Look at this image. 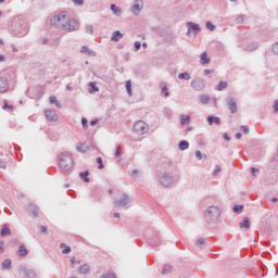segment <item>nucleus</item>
Returning a JSON list of instances; mask_svg holds the SVG:
<instances>
[{"label":"nucleus","mask_w":278,"mask_h":278,"mask_svg":"<svg viewBox=\"0 0 278 278\" xmlns=\"http://www.w3.org/2000/svg\"><path fill=\"white\" fill-rule=\"evenodd\" d=\"M115 157H121V147H116V151L114 153Z\"/></svg>","instance_id":"864d4df0"},{"label":"nucleus","mask_w":278,"mask_h":278,"mask_svg":"<svg viewBox=\"0 0 278 278\" xmlns=\"http://www.w3.org/2000/svg\"><path fill=\"white\" fill-rule=\"evenodd\" d=\"M0 236H2V237L12 236V230H10V229L8 228V225H3V226H2V229H1V231H0Z\"/></svg>","instance_id":"393cba45"},{"label":"nucleus","mask_w":278,"mask_h":278,"mask_svg":"<svg viewBox=\"0 0 278 278\" xmlns=\"http://www.w3.org/2000/svg\"><path fill=\"white\" fill-rule=\"evenodd\" d=\"M195 244H197V247H203V244H205V239L204 238L198 239Z\"/></svg>","instance_id":"c03bdc74"},{"label":"nucleus","mask_w":278,"mask_h":278,"mask_svg":"<svg viewBox=\"0 0 278 278\" xmlns=\"http://www.w3.org/2000/svg\"><path fill=\"white\" fill-rule=\"evenodd\" d=\"M24 277L25 278H36V271L31 268L24 269Z\"/></svg>","instance_id":"412c9836"},{"label":"nucleus","mask_w":278,"mask_h":278,"mask_svg":"<svg viewBox=\"0 0 278 278\" xmlns=\"http://www.w3.org/2000/svg\"><path fill=\"white\" fill-rule=\"evenodd\" d=\"M28 212H30V214H33V216H35V218H38V216H40V208H38V206H36V204L30 203L28 204Z\"/></svg>","instance_id":"2eb2a0df"},{"label":"nucleus","mask_w":278,"mask_h":278,"mask_svg":"<svg viewBox=\"0 0 278 278\" xmlns=\"http://www.w3.org/2000/svg\"><path fill=\"white\" fill-rule=\"evenodd\" d=\"M207 123H208V125H220V117L210 115V116H207Z\"/></svg>","instance_id":"f3484780"},{"label":"nucleus","mask_w":278,"mask_h":278,"mask_svg":"<svg viewBox=\"0 0 278 278\" xmlns=\"http://www.w3.org/2000/svg\"><path fill=\"white\" fill-rule=\"evenodd\" d=\"M78 153H88V151H94V146H86V143H78L76 146Z\"/></svg>","instance_id":"ddd939ff"},{"label":"nucleus","mask_w":278,"mask_h":278,"mask_svg":"<svg viewBox=\"0 0 278 278\" xmlns=\"http://www.w3.org/2000/svg\"><path fill=\"white\" fill-rule=\"evenodd\" d=\"M204 218L208 225L216 223L220 218V208L218 206H208L204 212Z\"/></svg>","instance_id":"f03ea898"},{"label":"nucleus","mask_w":278,"mask_h":278,"mask_svg":"<svg viewBox=\"0 0 278 278\" xmlns=\"http://www.w3.org/2000/svg\"><path fill=\"white\" fill-rule=\"evenodd\" d=\"M2 108H3V110H12V105L8 104V100L3 101V106Z\"/></svg>","instance_id":"09e8293b"},{"label":"nucleus","mask_w":278,"mask_h":278,"mask_svg":"<svg viewBox=\"0 0 278 278\" xmlns=\"http://www.w3.org/2000/svg\"><path fill=\"white\" fill-rule=\"evenodd\" d=\"M89 51V49H88V47H86V46H83L81 48H80V53H87Z\"/></svg>","instance_id":"4d7b16f0"},{"label":"nucleus","mask_w":278,"mask_h":278,"mask_svg":"<svg viewBox=\"0 0 278 278\" xmlns=\"http://www.w3.org/2000/svg\"><path fill=\"white\" fill-rule=\"evenodd\" d=\"M243 134H249V126H241Z\"/></svg>","instance_id":"680f3d73"},{"label":"nucleus","mask_w":278,"mask_h":278,"mask_svg":"<svg viewBox=\"0 0 278 278\" xmlns=\"http://www.w3.org/2000/svg\"><path fill=\"white\" fill-rule=\"evenodd\" d=\"M178 79H185V81H190V73L185 72L178 74Z\"/></svg>","instance_id":"c756f323"},{"label":"nucleus","mask_w":278,"mask_h":278,"mask_svg":"<svg viewBox=\"0 0 278 278\" xmlns=\"http://www.w3.org/2000/svg\"><path fill=\"white\" fill-rule=\"evenodd\" d=\"M0 168H5V163L3 160L0 159Z\"/></svg>","instance_id":"774afa93"},{"label":"nucleus","mask_w":278,"mask_h":278,"mask_svg":"<svg viewBox=\"0 0 278 278\" xmlns=\"http://www.w3.org/2000/svg\"><path fill=\"white\" fill-rule=\"evenodd\" d=\"M222 168L219 165L215 166V169L213 172L214 175H218V173H220Z\"/></svg>","instance_id":"6e6d98bb"},{"label":"nucleus","mask_w":278,"mask_h":278,"mask_svg":"<svg viewBox=\"0 0 278 278\" xmlns=\"http://www.w3.org/2000/svg\"><path fill=\"white\" fill-rule=\"evenodd\" d=\"M271 52H273L275 55H278V42H275V43L271 46Z\"/></svg>","instance_id":"ea45409f"},{"label":"nucleus","mask_w":278,"mask_h":278,"mask_svg":"<svg viewBox=\"0 0 278 278\" xmlns=\"http://www.w3.org/2000/svg\"><path fill=\"white\" fill-rule=\"evenodd\" d=\"M191 88L197 92H201L205 89V80L202 78H195L191 81Z\"/></svg>","instance_id":"1a4fd4ad"},{"label":"nucleus","mask_w":278,"mask_h":278,"mask_svg":"<svg viewBox=\"0 0 278 278\" xmlns=\"http://www.w3.org/2000/svg\"><path fill=\"white\" fill-rule=\"evenodd\" d=\"M187 26H188L187 35L188 36H193V38L197 37V34L199 31H201V26H199V24H194V22H188Z\"/></svg>","instance_id":"9d476101"},{"label":"nucleus","mask_w":278,"mask_h":278,"mask_svg":"<svg viewBox=\"0 0 278 278\" xmlns=\"http://www.w3.org/2000/svg\"><path fill=\"white\" fill-rule=\"evenodd\" d=\"M49 43V38L43 37L41 38V45H48Z\"/></svg>","instance_id":"e2e57ef3"},{"label":"nucleus","mask_w":278,"mask_h":278,"mask_svg":"<svg viewBox=\"0 0 278 278\" xmlns=\"http://www.w3.org/2000/svg\"><path fill=\"white\" fill-rule=\"evenodd\" d=\"M11 49H12V52H13V53H18V48H16L15 45H12V46H11Z\"/></svg>","instance_id":"0e129e2a"},{"label":"nucleus","mask_w":278,"mask_h":278,"mask_svg":"<svg viewBox=\"0 0 278 278\" xmlns=\"http://www.w3.org/2000/svg\"><path fill=\"white\" fill-rule=\"evenodd\" d=\"M60 248H61V249H64V250L62 251V253H63L64 255H68V253H71V247H67L66 244L61 243V244H60Z\"/></svg>","instance_id":"473e14b6"},{"label":"nucleus","mask_w":278,"mask_h":278,"mask_svg":"<svg viewBox=\"0 0 278 278\" xmlns=\"http://www.w3.org/2000/svg\"><path fill=\"white\" fill-rule=\"evenodd\" d=\"M2 268H4L5 270H10V268H12V260L7 258L5 261H3Z\"/></svg>","instance_id":"bb28decb"},{"label":"nucleus","mask_w":278,"mask_h":278,"mask_svg":"<svg viewBox=\"0 0 278 278\" xmlns=\"http://www.w3.org/2000/svg\"><path fill=\"white\" fill-rule=\"evenodd\" d=\"M227 88V81H219L217 85V90L223 91Z\"/></svg>","instance_id":"f704fd0d"},{"label":"nucleus","mask_w":278,"mask_h":278,"mask_svg":"<svg viewBox=\"0 0 278 278\" xmlns=\"http://www.w3.org/2000/svg\"><path fill=\"white\" fill-rule=\"evenodd\" d=\"M88 273H90V265L84 264L79 267L80 275H88Z\"/></svg>","instance_id":"5701e85b"},{"label":"nucleus","mask_w":278,"mask_h":278,"mask_svg":"<svg viewBox=\"0 0 278 278\" xmlns=\"http://www.w3.org/2000/svg\"><path fill=\"white\" fill-rule=\"evenodd\" d=\"M4 251H5L4 242L1 241V242H0V253H4Z\"/></svg>","instance_id":"bf43d9fd"},{"label":"nucleus","mask_w":278,"mask_h":278,"mask_svg":"<svg viewBox=\"0 0 278 278\" xmlns=\"http://www.w3.org/2000/svg\"><path fill=\"white\" fill-rule=\"evenodd\" d=\"M49 102L51 105H55V108H62V104L58 101V97L55 96L50 97Z\"/></svg>","instance_id":"b1692460"},{"label":"nucleus","mask_w":278,"mask_h":278,"mask_svg":"<svg viewBox=\"0 0 278 278\" xmlns=\"http://www.w3.org/2000/svg\"><path fill=\"white\" fill-rule=\"evenodd\" d=\"M40 233H47V226L40 227Z\"/></svg>","instance_id":"338daca9"},{"label":"nucleus","mask_w":278,"mask_h":278,"mask_svg":"<svg viewBox=\"0 0 278 278\" xmlns=\"http://www.w3.org/2000/svg\"><path fill=\"white\" fill-rule=\"evenodd\" d=\"M9 89H10V81L8 80V78L1 76L0 77V92H8Z\"/></svg>","instance_id":"4468645a"},{"label":"nucleus","mask_w":278,"mask_h":278,"mask_svg":"<svg viewBox=\"0 0 278 278\" xmlns=\"http://www.w3.org/2000/svg\"><path fill=\"white\" fill-rule=\"evenodd\" d=\"M141 10H144V2L142 0H135L130 8V11L134 14V16H140Z\"/></svg>","instance_id":"6e6552de"},{"label":"nucleus","mask_w":278,"mask_h":278,"mask_svg":"<svg viewBox=\"0 0 278 278\" xmlns=\"http://www.w3.org/2000/svg\"><path fill=\"white\" fill-rule=\"evenodd\" d=\"M101 278H116L114 274H104Z\"/></svg>","instance_id":"5fc2aeb1"},{"label":"nucleus","mask_w":278,"mask_h":278,"mask_svg":"<svg viewBox=\"0 0 278 278\" xmlns=\"http://www.w3.org/2000/svg\"><path fill=\"white\" fill-rule=\"evenodd\" d=\"M178 149L179 151H188V149H190V143L188 142V140H181L178 143Z\"/></svg>","instance_id":"aec40b11"},{"label":"nucleus","mask_w":278,"mask_h":278,"mask_svg":"<svg viewBox=\"0 0 278 278\" xmlns=\"http://www.w3.org/2000/svg\"><path fill=\"white\" fill-rule=\"evenodd\" d=\"M223 138H224V140H227V142H229V140H231V137H229V134H227V132H225L223 135Z\"/></svg>","instance_id":"052dcab7"},{"label":"nucleus","mask_w":278,"mask_h":278,"mask_svg":"<svg viewBox=\"0 0 278 278\" xmlns=\"http://www.w3.org/2000/svg\"><path fill=\"white\" fill-rule=\"evenodd\" d=\"M134 131L138 136H144V134H149V125L143 121H138L134 124Z\"/></svg>","instance_id":"423d86ee"},{"label":"nucleus","mask_w":278,"mask_h":278,"mask_svg":"<svg viewBox=\"0 0 278 278\" xmlns=\"http://www.w3.org/2000/svg\"><path fill=\"white\" fill-rule=\"evenodd\" d=\"M206 27L210 29V31H214V29H216V26L212 24V22H206Z\"/></svg>","instance_id":"a18cd8bd"},{"label":"nucleus","mask_w":278,"mask_h":278,"mask_svg":"<svg viewBox=\"0 0 278 278\" xmlns=\"http://www.w3.org/2000/svg\"><path fill=\"white\" fill-rule=\"evenodd\" d=\"M141 47H142V43H140V41H136V42H135V49H136V51H140Z\"/></svg>","instance_id":"3c124183"},{"label":"nucleus","mask_w":278,"mask_h":278,"mask_svg":"<svg viewBox=\"0 0 278 278\" xmlns=\"http://www.w3.org/2000/svg\"><path fill=\"white\" fill-rule=\"evenodd\" d=\"M274 113L277 114L278 113V100L274 101Z\"/></svg>","instance_id":"603ef678"},{"label":"nucleus","mask_w":278,"mask_h":278,"mask_svg":"<svg viewBox=\"0 0 278 278\" xmlns=\"http://www.w3.org/2000/svg\"><path fill=\"white\" fill-rule=\"evenodd\" d=\"M76 5H84V0H73Z\"/></svg>","instance_id":"69168bd1"},{"label":"nucleus","mask_w":278,"mask_h":278,"mask_svg":"<svg viewBox=\"0 0 278 278\" xmlns=\"http://www.w3.org/2000/svg\"><path fill=\"white\" fill-rule=\"evenodd\" d=\"M59 166L65 173L71 170L73 168V156L68 153H61L59 155Z\"/></svg>","instance_id":"7ed1b4c3"},{"label":"nucleus","mask_w":278,"mask_h":278,"mask_svg":"<svg viewBox=\"0 0 278 278\" xmlns=\"http://www.w3.org/2000/svg\"><path fill=\"white\" fill-rule=\"evenodd\" d=\"M88 175H90V172L85 170L79 174V176L84 179L85 184L90 182V178H88Z\"/></svg>","instance_id":"cd10ccee"},{"label":"nucleus","mask_w":278,"mask_h":278,"mask_svg":"<svg viewBox=\"0 0 278 278\" xmlns=\"http://www.w3.org/2000/svg\"><path fill=\"white\" fill-rule=\"evenodd\" d=\"M50 25L56 29H63V31H77L79 29V22L75 18L68 17L65 12H61L58 15L50 17Z\"/></svg>","instance_id":"f257e3e1"},{"label":"nucleus","mask_w":278,"mask_h":278,"mask_svg":"<svg viewBox=\"0 0 278 278\" xmlns=\"http://www.w3.org/2000/svg\"><path fill=\"white\" fill-rule=\"evenodd\" d=\"M257 47H258L257 42H254L251 46H247L245 51H255V49H257Z\"/></svg>","instance_id":"e433bc0d"},{"label":"nucleus","mask_w":278,"mask_h":278,"mask_svg":"<svg viewBox=\"0 0 278 278\" xmlns=\"http://www.w3.org/2000/svg\"><path fill=\"white\" fill-rule=\"evenodd\" d=\"M173 271V267L170 265H165L162 270V275H168V273Z\"/></svg>","instance_id":"72a5a7b5"},{"label":"nucleus","mask_w":278,"mask_h":278,"mask_svg":"<svg viewBox=\"0 0 278 278\" xmlns=\"http://www.w3.org/2000/svg\"><path fill=\"white\" fill-rule=\"evenodd\" d=\"M129 203H131V198H129L127 193H124L119 199L113 201V205H115V207L127 208V205H129Z\"/></svg>","instance_id":"0eeeda50"},{"label":"nucleus","mask_w":278,"mask_h":278,"mask_svg":"<svg viewBox=\"0 0 278 278\" xmlns=\"http://www.w3.org/2000/svg\"><path fill=\"white\" fill-rule=\"evenodd\" d=\"M86 33L87 34H94V27L92 25H88L86 27Z\"/></svg>","instance_id":"49530a36"},{"label":"nucleus","mask_w":278,"mask_h":278,"mask_svg":"<svg viewBox=\"0 0 278 278\" xmlns=\"http://www.w3.org/2000/svg\"><path fill=\"white\" fill-rule=\"evenodd\" d=\"M188 122H190V116L180 115V125H186Z\"/></svg>","instance_id":"4c0bfd02"},{"label":"nucleus","mask_w":278,"mask_h":278,"mask_svg":"<svg viewBox=\"0 0 278 278\" xmlns=\"http://www.w3.org/2000/svg\"><path fill=\"white\" fill-rule=\"evenodd\" d=\"M81 126L84 129H88V119L86 117L81 118Z\"/></svg>","instance_id":"79ce46f5"},{"label":"nucleus","mask_w":278,"mask_h":278,"mask_svg":"<svg viewBox=\"0 0 278 278\" xmlns=\"http://www.w3.org/2000/svg\"><path fill=\"white\" fill-rule=\"evenodd\" d=\"M162 92H164L165 97H170V92H168V87H166V85L162 87Z\"/></svg>","instance_id":"37998d69"},{"label":"nucleus","mask_w":278,"mask_h":278,"mask_svg":"<svg viewBox=\"0 0 278 278\" xmlns=\"http://www.w3.org/2000/svg\"><path fill=\"white\" fill-rule=\"evenodd\" d=\"M89 92L92 93V92H99V87H97V83L94 81H91L89 83Z\"/></svg>","instance_id":"7c9ffc66"},{"label":"nucleus","mask_w":278,"mask_h":278,"mask_svg":"<svg viewBox=\"0 0 278 278\" xmlns=\"http://www.w3.org/2000/svg\"><path fill=\"white\" fill-rule=\"evenodd\" d=\"M125 35L121 33V30H115L111 37L112 42H118L119 40H123Z\"/></svg>","instance_id":"dca6fc26"},{"label":"nucleus","mask_w":278,"mask_h":278,"mask_svg":"<svg viewBox=\"0 0 278 278\" xmlns=\"http://www.w3.org/2000/svg\"><path fill=\"white\" fill-rule=\"evenodd\" d=\"M195 157H197V160H203V154L201 153L200 150L195 151Z\"/></svg>","instance_id":"8fccbe9b"},{"label":"nucleus","mask_w":278,"mask_h":278,"mask_svg":"<svg viewBox=\"0 0 278 278\" xmlns=\"http://www.w3.org/2000/svg\"><path fill=\"white\" fill-rule=\"evenodd\" d=\"M226 103L228 109L231 111V114H236V112H238V103L236 102V99L228 97Z\"/></svg>","instance_id":"f8f14e48"},{"label":"nucleus","mask_w":278,"mask_h":278,"mask_svg":"<svg viewBox=\"0 0 278 278\" xmlns=\"http://www.w3.org/2000/svg\"><path fill=\"white\" fill-rule=\"evenodd\" d=\"M200 101L203 105H207V103H210V96L207 94L200 96Z\"/></svg>","instance_id":"2f4dec72"},{"label":"nucleus","mask_w":278,"mask_h":278,"mask_svg":"<svg viewBox=\"0 0 278 278\" xmlns=\"http://www.w3.org/2000/svg\"><path fill=\"white\" fill-rule=\"evenodd\" d=\"M86 55H89L90 58H94V55H97V53H94V51H92V50H88Z\"/></svg>","instance_id":"13d9d810"},{"label":"nucleus","mask_w":278,"mask_h":278,"mask_svg":"<svg viewBox=\"0 0 278 278\" xmlns=\"http://www.w3.org/2000/svg\"><path fill=\"white\" fill-rule=\"evenodd\" d=\"M244 210V205L242 204H236L232 208L235 214H242V211Z\"/></svg>","instance_id":"c85d7f7f"},{"label":"nucleus","mask_w":278,"mask_h":278,"mask_svg":"<svg viewBox=\"0 0 278 278\" xmlns=\"http://www.w3.org/2000/svg\"><path fill=\"white\" fill-rule=\"evenodd\" d=\"M157 181L163 188H170L175 184V176L166 172L157 174Z\"/></svg>","instance_id":"39448f33"},{"label":"nucleus","mask_w":278,"mask_h":278,"mask_svg":"<svg viewBox=\"0 0 278 278\" xmlns=\"http://www.w3.org/2000/svg\"><path fill=\"white\" fill-rule=\"evenodd\" d=\"M201 64H210V58H207V52H202L200 55Z\"/></svg>","instance_id":"a878e982"},{"label":"nucleus","mask_w":278,"mask_h":278,"mask_svg":"<svg viewBox=\"0 0 278 278\" xmlns=\"http://www.w3.org/2000/svg\"><path fill=\"white\" fill-rule=\"evenodd\" d=\"M98 168H104L103 159L101 156L97 157Z\"/></svg>","instance_id":"a19ab883"},{"label":"nucleus","mask_w":278,"mask_h":278,"mask_svg":"<svg viewBox=\"0 0 278 278\" xmlns=\"http://www.w3.org/2000/svg\"><path fill=\"white\" fill-rule=\"evenodd\" d=\"M14 34L18 38H23L29 34V24L25 20H20L14 27Z\"/></svg>","instance_id":"20e7f679"},{"label":"nucleus","mask_w":278,"mask_h":278,"mask_svg":"<svg viewBox=\"0 0 278 278\" xmlns=\"http://www.w3.org/2000/svg\"><path fill=\"white\" fill-rule=\"evenodd\" d=\"M126 91H127L128 96L131 97V94H132V92H131V80L126 81Z\"/></svg>","instance_id":"c9c22d12"},{"label":"nucleus","mask_w":278,"mask_h":278,"mask_svg":"<svg viewBox=\"0 0 278 278\" xmlns=\"http://www.w3.org/2000/svg\"><path fill=\"white\" fill-rule=\"evenodd\" d=\"M150 244H152V247H157V244H160V237H155L154 239H151Z\"/></svg>","instance_id":"58836bf2"},{"label":"nucleus","mask_w":278,"mask_h":278,"mask_svg":"<svg viewBox=\"0 0 278 278\" xmlns=\"http://www.w3.org/2000/svg\"><path fill=\"white\" fill-rule=\"evenodd\" d=\"M110 10L115 16H121L123 14V11L121 8L116 7V4H111Z\"/></svg>","instance_id":"4be33fe9"},{"label":"nucleus","mask_w":278,"mask_h":278,"mask_svg":"<svg viewBox=\"0 0 278 278\" xmlns=\"http://www.w3.org/2000/svg\"><path fill=\"white\" fill-rule=\"evenodd\" d=\"M239 227L241 229H251V220H249V217H244L242 222L239 223Z\"/></svg>","instance_id":"a211bd4d"},{"label":"nucleus","mask_w":278,"mask_h":278,"mask_svg":"<svg viewBox=\"0 0 278 278\" xmlns=\"http://www.w3.org/2000/svg\"><path fill=\"white\" fill-rule=\"evenodd\" d=\"M29 253V251H27V248L25 247V244H21L18 247V252L17 254L20 255V257H27V254Z\"/></svg>","instance_id":"6ab92c4d"},{"label":"nucleus","mask_w":278,"mask_h":278,"mask_svg":"<svg viewBox=\"0 0 278 278\" xmlns=\"http://www.w3.org/2000/svg\"><path fill=\"white\" fill-rule=\"evenodd\" d=\"M45 116L47 118V121H50V123H56L58 121V113H55L54 110L51 109H47L45 110Z\"/></svg>","instance_id":"9b49d317"},{"label":"nucleus","mask_w":278,"mask_h":278,"mask_svg":"<svg viewBox=\"0 0 278 278\" xmlns=\"http://www.w3.org/2000/svg\"><path fill=\"white\" fill-rule=\"evenodd\" d=\"M236 23L238 25H240L241 23H244V15H239L237 18H236Z\"/></svg>","instance_id":"de8ad7c7"}]
</instances>
